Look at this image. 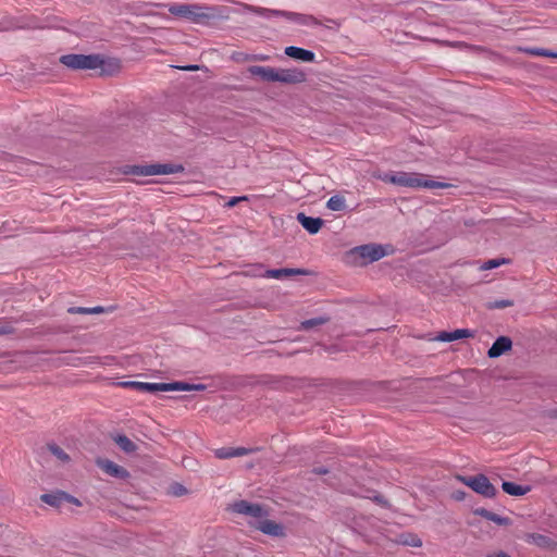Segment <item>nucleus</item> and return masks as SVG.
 I'll list each match as a JSON object with an SVG mask.
<instances>
[{
	"label": "nucleus",
	"instance_id": "nucleus-41",
	"mask_svg": "<svg viewBox=\"0 0 557 557\" xmlns=\"http://www.w3.org/2000/svg\"><path fill=\"white\" fill-rule=\"evenodd\" d=\"M21 164H22V165H26V166H32V165H33V164L27 163V162H24V161H21Z\"/></svg>",
	"mask_w": 557,
	"mask_h": 557
},
{
	"label": "nucleus",
	"instance_id": "nucleus-18",
	"mask_svg": "<svg viewBox=\"0 0 557 557\" xmlns=\"http://www.w3.org/2000/svg\"><path fill=\"white\" fill-rule=\"evenodd\" d=\"M249 451H250L249 449L244 448V447H237V448L222 447V448L215 449L214 455L216 458L227 459V458L247 455Z\"/></svg>",
	"mask_w": 557,
	"mask_h": 557
},
{
	"label": "nucleus",
	"instance_id": "nucleus-20",
	"mask_svg": "<svg viewBox=\"0 0 557 557\" xmlns=\"http://www.w3.org/2000/svg\"><path fill=\"white\" fill-rule=\"evenodd\" d=\"M218 202L215 203L219 207L227 208V207H235L237 205H250V197L248 196H240V197H222V196H215Z\"/></svg>",
	"mask_w": 557,
	"mask_h": 557
},
{
	"label": "nucleus",
	"instance_id": "nucleus-15",
	"mask_svg": "<svg viewBox=\"0 0 557 557\" xmlns=\"http://www.w3.org/2000/svg\"><path fill=\"white\" fill-rule=\"evenodd\" d=\"M472 336V333L467 329H458L451 332H441L436 337H434V341L438 342H454L461 338H467Z\"/></svg>",
	"mask_w": 557,
	"mask_h": 557
},
{
	"label": "nucleus",
	"instance_id": "nucleus-8",
	"mask_svg": "<svg viewBox=\"0 0 557 557\" xmlns=\"http://www.w3.org/2000/svg\"><path fill=\"white\" fill-rule=\"evenodd\" d=\"M457 480L484 497L492 498L496 495L495 486L490 482L487 476L483 474H478L474 476L458 475Z\"/></svg>",
	"mask_w": 557,
	"mask_h": 557
},
{
	"label": "nucleus",
	"instance_id": "nucleus-42",
	"mask_svg": "<svg viewBox=\"0 0 557 557\" xmlns=\"http://www.w3.org/2000/svg\"><path fill=\"white\" fill-rule=\"evenodd\" d=\"M5 333H8V331H7V330H4V329H0V334H5Z\"/></svg>",
	"mask_w": 557,
	"mask_h": 557
},
{
	"label": "nucleus",
	"instance_id": "nucleus-5",
	"mask_svg": "<svg viewBox=\"0 0 557 557\" xmlns=\"http://www.w3.org/2000/svg\"><path fill=\"white\" fill-rule=\"evenodd\" d=\"M169 12L175 16L197 24L205 23L216 17V13L213 8L200 4L173 3L169 5Z\"/></svg>",
	"mask_w": 557,
	"mask_h": 557
},
{
	"label": "nucleus",
	"instance_id": "nucleus-6",
	"mask_svg": "<svg viewBox=\"0 0 557 557\" xmlns=\"http://www.w3.org/2000/svg\"><path fill=\"white\" fill-rule=\"evenodd\" d=\"M60 62L72 70H95L104 65V60L99 54H65Z\"/></svg>",
	"mask_w": 557,
	"mask_h": 557
},
{
	"label": "nucleus",
	"instance_id": "nucleus-22",
	"mask_svg": "<svg viewBox=\"0 0 557 557\" xmlns=\"http://www.w3.org/2000/svg\"><path fill=\"white\" fill-rule=\"evenodd\" d=\"M509 263H510V259H507V258L490 259L487 261L480 263L479 270L480 271L493 270L500 265H505V264H509Z\"/></svg>",
	"mask_w": 557,
	"mask_h": 557
},
{
	"label": "nucleus",
	"instance_id": "nucleus-32",
	"mask_svg": "<svg viewBox=\"0 0 557 557\" xmlns=\"http://www.w3.org/2000/svg\"><path fill=\"white\" fill-rule=\"evenodd\" d=\"M139 383L140 382H136V381H126V382H121L120 385L124 386V387H131V388L137 389V385H139Z\"/></svg>",
	"mask_w": 557,
	"mask_h": 557
},
{
	"label": "nucleus",
	"instance_id": "nucleus-9",
	"mask_svg": "<svg viewBox=\"0 0 557 557\" xmlns=\"http://www.w3.org/2000/svg\"><path fill=\"white\" fill-rule=\"evenodd\" d=\"M183 171L184 168L178 164L156 163L149 165H136L133 168L132 173L139 176H151L181 173Z\"/></svg>",
	"mask_w": 557,
	"mask_h": 557
},
{
	"label": "nucleus",
	"instance_id": "nucleus-21",
	"mask_svg": "<svg viewBox=\"0 0 557 557\" xmlns=\"http://www.w3.org/2000/svg\"><path fill=\"white\" fill-rule=\"evenodd\" d=\"M502 488L511 496H523L530 492V486H522L512 482H503Z\"/></svg>",
	"mask_w": 557,
	"mask_h": 557
},
{
	"label": "nucleus",
	"instance_id": "nucleus-19",
	"mask_svg": "<svg viewBox=\"0 0 557 557\" xmlns=\"http://www.w3.org/2000/svg\"><path fill=\"white\" fill-rule=\"evenodd\" d=\"M305 274L300 269H273L264 271V277L281 280L287 276Z\"/></svg>",
	"mask_w": 557,
	"mask_h": 557
},
{
	"label": "nucleus",
	"instance_id": "nucleus-35",
	"mask_svg": "<svg viewBox=\"0 0 557 557\" xmlns=\"http://www.w3.org/2000/svg\"><path fill=\"white\" fill-rule=\"evenodd\" d=\"M103 311V308L102 307H92V308H88V313H100Z\"/></svg>",
	"mask_w": 557,
	"mask_h": 557
},
{
	"label": "nucleus",
	"instance_id": "nucleus-13",
	"mask_svg": "<svg viewBox=\"0 0 557 557\" xmlns=\"http://www.w3.org/2000/svg\"><path fill=\"white\" fill-rule=\"evenodd\" d=\"M97 465L109 475L124 479L128 476V472L121 466L111 460H98Z\"/></svg>",
	"mask_w": 557,
	"mask_h": 557
},
{
	"label": "nucleus",
	"instance_id": "nucleus-2",
	"mask_svg": "<svg viewBox=\"0 0 557 557\" xmlns=\"http://www.w3.org/2000/svg\"><path fill=\"white\" fill-rule=\"evenodd\" d=\"M247 71L251 76L258 77L267 83L299 84L306 81V73L297 67L277 69L251 65Z\"/></svg>",
	"mask_w": 557,
	"mask_h": 557
},
{
	"label": "nucleus",
	"instance_id": "nucleus-12",
	"mask_svg": "<svg viewBox=\"0 0 557 557\" xmlns=\"http://www.w3.org/2000/svg\"><path fill=\"white\" fill-rule=\"evenodd\" d=\"M512 346V342L509 337L500 336L498 337L488 349L487 355L490 358L500 357L506 351L510 350Z\"/></svg>",
	"mask_w": 557,
	"mask_h": 557
},
{
	"label": "nucleus",
	"instance_id": "nucleus-40",
	"mask_svg": "<svg viewBox=\"0 0 557 557\" xmlns=\"http://www.w3.org/2000/svg\"><path fill=\"white\" fill-rule=\"evenodd\" d=\"M462 497H463V493H457V494L455 495V498H456V499H461Z\"/></svg>",
	"mask_w": 557,
	"mask_h": 557
},
{
	"label": "nucleus",
	"instance_id": "nucleus-16",
	"mask_svg": "<svg viewBox=\"0 0 557 557\" xmlns=\"http://www.w3.org/2000/svg\"><path fill=\"white\" fill-rule=\"evenodd\" d=\"M41 500L50 506H60L63 500H69L74 504H78L77 499H75L72 496H69L67 494L63 492L58 493H51V494H44L41 495Z\"/></svg>",
	"mask_w": 557,
	"mask_h": 557
},
{
	"label": "nucleus",
	"instance_id": "nucleus-29",
	"mask_svg": "<svg viewBox=\"0 0 557 557\" xmlns=\"http://www.w3.org/2000/svg\"><path fill=\"white\" fill-rule=\"evenodd\" d=\"M325 322H326V319H324V318L310 319V320H306V321L301 322L300 327L302 330H309L315 325H321Z\"/></svg>",
	"mask_w": 557,
	"mask_h": 557
},
{
	"label": "nucleus",
	"instance_id": "nucleus-31",
	"mask_svg": "<svg viewBox=\"0 0 557 557\" xmlns=\"http://www.w3.org/2000/svg\"><path fill=\"white\" fill-rule=\"evenodd\" d=\"M512 306V301L510 300H499V301H495L493 307L494 308H506V307H510Z\"/></svg>",
	"mask_w": 557,
	"mask_h": 557
},
{
	"label": "nucleus",
	"instance_id": "nucleus-10",
	"mask_svg": "<svg viewBox=\"0 0 557 557\" xmlns=\"http://www.w3.org/2000/svg\"><path fill=\"white\" fill-rule=\"evenodd\" d=\"M247 10L250 12H253L256 14H259L263 17H267V18H271L274 16H286V17L293 18L301 24H307V25L317 24L315 18L312 16H309V15H300V14L288 13V12H284V11L263 9V8H259V7H247Z\"/></svg>",
	"mask_w": 557,
	"mask_h": 557
},
{
	"label": "nucleus",
	"instance_id": "nucleus-27",
	"mask_svg": "<svg viewBox=\"0 0 557 557\" xmlns=\"http://www.w3.org/2000/svg\"><path fill=\"white\" fill-rule=\"evenodd\" d=\"M327 209H342L345 207V199L343 196L336 195L329 199L326 202Z\"/></svg>",
	"mask_w": 557,
	"mask_h": 557
},
{
	"label": "nucleus",
	"instance_id": "nucleus-34",
	"mask_svg": "<svg viewBox=\"0 0 557 557\" xmlns=\"http://www.w3.org/2000/svg\"><path fill=\"white\" fill-rule=\"evenodd\" d=\"M185 492H186V488L182 485H178L174 488L173 493L178 496V495H183Z\"/></svg>",
	"mask_w": 557,
	"mask_h": 557
},
{
	"label": "nucleus",
	"instance_id": "nucleus-28",
	"mask_svg": "<svg viewBox=\"0 0 557 557\" xmlns=\"http://www.w3.org/2000/svg\"><path fill=\"white\" fill-rule=\"evenodd\" d=\"M50 451L61 461L66 462L70 460L69 455L59 446L51 445L49 446Z\"/></svg>",
	"mask_w": 557,
	"mask_h": 557
},
{
	"label": "nucleus",
	"instance_id": "nucleus-36",
	"mask_svg": "<svg viewBox=\"0 0 557 557\" xmlns=\"http://www.w3.org/2000/svg\"><path fill=\"white\" fill-rule=\"evenodd\" d=\"M180 69L184 70V71H197L199 67H198V65H187V66H181Z\"/></svg>",
	"mask_w": 557,
	"mask_h": 557
},
{
	"label": "nucleus",
	"instance_id": "nucleus-7",
	"mask_svg": "<svg viewBox=\"0 0 557 557\" xmlns=\"http://www.w3.org/2000/svg\"><path fill=\"white\" fill-rule=\"evenodd\" d=\"M206 386L203 384H189L185 382H172V383H148L140 382L137 385V391L144 393H159V392H191V391H203Z\"/></svg>",
	"mask_w": 557,
	"mask_h": 557
},
{
	"label": "nucleus",
	"instance_id": "nucleus-17",
	"mask_svg": "<svg viewBox=\"0 0 557 557\" xmlns=\"http://www.w3.org/2000/svg\"><path fill=\"white\" fill-rule=\"evenodd\" d=\"M524 541L541 548H550L555 545L552 539L540 533H528L524 535Z\"/></svg>",
	"mask_w": 557,
	"mask_h": 557
},
{
	"label": "nucleus",
	"instance_id": "nucleus-30",
	"mask_svg": "<svg viewBox=\"0 0 557 557\" xmlns=\"http://www.w3.org/2000/svg\"><path fill=\"white\" fill-rule=\"evenodd\" d=\"M245 274L249 275V276H255V277H258V276H263L264 277V271L262 269V265H260V264H256V265L250 267V269L247 270L245 272Z\"/></svg>",
	"mask_w": 557,
	"mask_h": 557
},
{
	"label": "nucleus",
	"instance_id": "nucleus-24",
	"mask_svg": "<svg viewBox=\"0 0 557 557\" xmlns=\"http://www.w3.org/2000/svg\"><path fill=\"white\" fill-rule=\"evenodd\" d=\"M398 542L411 547H420L422 545V541L417 535L410 533L400 534Z\"/></svg>",
	"mask_w": 557,
	"mask_h": 557
},
{
	"label": "nucleus",
	"instance_id": "nucleus-3",
	"mask_svg": "<svg viewBox=\"0 0 557 557\" xmlns=\"http://www.w3.org/2000/svg\"><path fill=\"white\" fill-rule=\"evenodd\" d=\"M382 180L386 183H391L397 185L399 187H408V188H444L448 187V184L436 182L430 180L426 175L417 174V173H408V172H389L384 174Z\"/></svg>",
	"mask_w": 557,
	"mask_h": 557
},
{
	"label": "nucleus",
	"instance_id": "nucleus-38",
	"mask_svg": "<svg viewBox=\"0 0 557 557\" xmlns=\"http://www.w3.org/2000/svg\"><path fill=\"white\" fill-rule=\"evenodd\" d=\"M252 59H253V60H261V61H264V60H268V57H267V55H257V57H253Z\"/></svg>",
	"mask_w": 557,
	"mask_h": 557
},
{
	"label": "nucleus",
	"instance_id": "nucleus-4",
	"mask_svg": "<svg viewBox=\"0 0 557 557\" xmlns=\"http://www.w3.org/2000/svg\"><path fill=\"white\" fill-rule=\"evenodd\" d=\"M393 251L392 245L367 244L354 247L347 256L355 264L367 265L393 253Z\"/></svg>",
	"mask_w": 557,
	"mask_h": 557
},
{
	"label": "nucleus",
	"instance_id": "nucleus-14",
	"mask_svg": "<svg viewBox=\"0 0 557 557\" xmlns=\"http://www.w3.org/2000/svg\"><path fill=\"white\" fill-rule=\"evenodd\" d=\"M284 52L287 57L300 60L302 62H313L315 59V55L312 51L295 46L286 47Z\"/></svg>",
	"mask_w": 557,
	"mask_h": 557
},
{
	"label": "nucleus",
	"instance_id": "nucleus-37",
	"mask_svg": "<svg viewBox=\"0 0 557 557\" xmlns=\"http://www.w3.org/2000/svg\"><path fill=\"white\" fill-rule=\"evenodd\" d=\"M11 23L10 22H4V23H1L0 24V30H8L11 28Z\"/></svg>",
	"mask_w": 557,
	"mask_h": 557
},
{
	"label": "nucleus",
	"instance_id": "nucleus-33",
	"mask_svg": "<svg viewBox=\"0 0 557 557\" xmlns=\"http://www.w3.org/2000/svg\"><path fill=\"white\" fill-rule=\"evenodd\" d=\"M69 312L72 313H88V308L85 307H73L69 309Z\"/></svg>",
	"mask_w": 557,
	"mask_h": 557
},
{
	"label": "nucleus",
	"instance_id": "nucleus-26",
	"mask_svg": "<svg viewBox=\"0 0 557 557\" xmlns=\"http://www.w3.org/2000/svg\"><path fill=\"white\" fill-rule=\"evenodd\" d=\"M115 442L126 453H132L136 449V445L125 435H119Z\"/></svg>",
	"mask_w": 557,
	"mask_h": 557
},
{
	"label": "nucleus",
	"instance_id": "nucleus-39",
	"mask_svg": "<svg viewBox=\"0 0 557 557\" xmlns=\"http://www.w3.org/2000/svg\"><path fill=\"white\" fill-rule=\"evenodd\" d=\"M110 65H113L115 69H119V62L113 60V61H110L109 63Z\"/></svg>",
	"mask_w": 557,
	"mask_h": 557
},
{
	"label": "nucleus",
	"instance_id": "nucleus-1",
	"mask_svg": "<svg viewBox=\"0 0 557 557\" xmlns=\"http://www.w3.org/2000/svg\"><path fill=\"white\" fill-rule=\"evenodd\" d=\"M233 511L247 517V522L255 529L271 536H283L284 528L282 524L268 519L267 510L258 505L240 500L232 506Z\"/></svg>",
	"mask_w": 557,
	"mask_h": 557
},
{
	"label": "nucleus",
	"instance_id": "nucleus-23",
	"mask_svg": "<svg viewBox=\"0 0 557 557\" xmlns=\"http://www.w3.org/2000/svg\"><path fill=\"white\" fill-rule=\"evenodd\" d=\"M476 513H479L480 516L486 518L487 520L490 521H493L499 525H506L509 523V519L508 518H505V517H500L492 511H488L486 509H479L476 510Z\"/></svg>",
	"mask_w": 557,
	"mask_h": 557
},
{
	"label": "nucleus",
	"instance_id": "nucleus-11",
	"mask_svg": "<svg viewBox=\"0 0 557 557\" xmlns=\"http://www.w3.org/2000/svg\"><path fill=\"white\" fill-rule=\"evenodd\" d=\"M297 221L309 234H317L324 223L322 219L308 216L304 212L297 214Z\"/></svg>",
	"mask_w": 557,
	"mask_h": 557
},
{
	"label": "nucleus",
	"instance_id": "nucleus-25",
	"mask_svg": "<svg viewBox=\"0 0 557 557\" xmlns=\"http://www.w3.org/2000/svg\"><path fill=\"white\" fill-rule=\"evenodd\" d=\"M522 51L531 55L557 58V52H553L550 50L542 48H524L522 49Z\"/></svg>",
	"mask_w": 557,
	"mask_h": 557
}]
</instances>
